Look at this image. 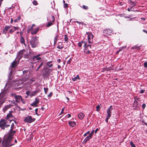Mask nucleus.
<instances>
[{"label": "nucleus", "mask_w": 147, "mask_h": 147, "mask_svg": "<svg viewBox=\"0 0 147 147\" xmlns=\"http://www.w3.org/2000/svg\"><path fill=\"white\" fill-rule=\"evenodd\" d=\"M9 29L8 28V27H7V26H5V28L4 29L7 32V31H8V30Z\"/></svg>", "instance_id": "nucleus-49"}, {"label": "nucleus", "mask_w": 147, "mask_h": 147, "mask_svg": "<svg viewBox=\"0 0 147 147\" xmlns=\"http://www.w3.org/2000/svg\"><path fill=\"white\" fill-rule=\"evenodd\" d=\"M58 37V35L56 36L54 38V44H56L57 42V39Z\"/></svg>", "instance_id": "nucleus-29"}, {"label": "nucleus", "mask_w": 147, "mask_h": 147, "mask_svg": "<svg viewBox=\"0 0 147 147\" xmlns=\"http://www.w3.org/2000/svg\"><path fill=\"white\" fill-rule=\"evenodd\" d=\"M39 102V99L38 98H36L35 99V101L33 103L30 104L32 106L37 107L38 106V104Z\"/></svg>", "instance_id": "nucleus-11"}, {"label": "nucleus", "mask_w": 147, "mask_h": 147, "mask_svg": "<svg viewBox=\"0 0 147 147\" xmlns=\"http://www.w3.org/2000/svg\"><path fill=\"white\" fill-rule=\"evenodd\" d=\"M84 52L86 54L91 53L90 51V49H88L86 47L85 48Z\"/></svg>", "instance_id": "nucleus-21"}, {"label": "nucleus", "mask_w": 147, "mask_h": 147, "mask_svg": "<svg viewBox=\"0 0 147 147\" xmlns=\"http://www.w3.org/2000/svg\"><path fill=\"white\" fill-rule=\"evenodd\" d=\"M44 91H45V93L46 94H47V93L48 92V88H44Z\"/></svg>", "instance_id": "nucleus-39"}, {"label": "nucleus", "mask_w": 147, "mask_h": 147, "mask_svg": "<svg viewBox=\"0 0 147 147\" xmlns=\"http://www.w3.org/2000/svg\"><path fill=\"white\" fill-rule=\"evenodd\" d=\"M35 26V25L34 24H33L31 26V27L28 29V31L29 32L30 31H31L33 30V27Z\"/></svg>", "instance_id": "nucleus-33"}, {"label": "nucleus", "mask_w": 147, "mask_h": 147, "mask_svg": "<svg viewBox=\"0 0 147 147\" xmlns=\"http://www.w3.org/2000/svg\"><path fill=\"white\" fill-rule=\"evenodd\" d=\"M49 19H51V21L52 22H55V18L54 16H50Z\"/></svg>", "instance_id": "nucleus-30"}, {"label": "nucleus", "mask_w": 147, "mask_h": 147, "mask_svg": "<svg viewBox=\"0 0 147 147\" xmlns=\"http://www.w3.org/2000/svg\"><path fill=\"white\" fill-rule=\"evenodd\" d=\"M64 109H65V107H64L62 109H61V113L59 114V115H61V114H62L63 113V112H64Z\"/></svg>", "instance_id": "nucleus-45"}, {"label": "nucleus", "mask_w": 147, "mask_h": 147, "mask_svg": "<svg viewBox=\"0 0 147 147\" xmlns=\"http://www.w3.org/2000/svg\"><path fill=\"white\" fill-rule=\"evenodd\" d=\"M83 41L79 42L78 43V45L79 47H81L82 45Z\"/></svg>", "instance_id": "nucleus-41"}, {"label": "nucleus", "mask_w": 147, "mask_h": 147, "mask_svg": "<svg viewBox=\"0 0 147 147\" xmlns=\"http://www.w3.org/2000/svg\"><path fill=\"white\" fill-rule=\"evenodd\" d=\"M11 107L10 105H8L5 107L3 109L4 112H5L8 109Z\"/></svg>", "instance_id": "nucleus-24"}, {"label": "nucleus", "mask_w": 147, "mask_h": 147, "mask_svg": "<svg viewBox=\"0 0 147 147\" xmlns=\"http://www.w3.org/2000/svg\"><path fill=\"white\" fill-rule=\"evenodd\" d=\"M30 81L31 82H33L35 81V80H34V78H32L30 80Z\"/></svg>", "instance_id": "nucleus-64"}, {"label": "nucleus", "mask_w": 147, "mask_h": 147, "mask_svg": "<svg viewBox=\"0 0 147 147\" xmlns=\"http://www.w3.org/2000/svg\"><path fill=\"white\" fill-rule=\"evenodd\" d=\"M68 123L69 125L72 127H74L76 125V123L74 121H70Z\"/></svg>", "instance_id": "nucleus-22"}, {"label": "nucleus", "mask_w": 147, "mask_h": 147, "mask_svg": "<svg viewBox=\"0 0 147 147\" xmlns=\"http://www.w3.org/2000/svg\"><path fill=\"white\" fill-rule=\"evenodd\" d=\"M63 46H60L59 45H58V46L57 47V48L60 49L63 48Z\"/></svg>", "instance_id": "nucleus-51"}, {"label": "nucleus", "mask_w": 147, "mask_h": 147, "mask_svg": "<svg viewBox=\"0 0 147 147\" xmlns=\"http://www.w3.org/2000/svg\"><path fill=\"white\" fill-rule=\"evenodd\" d=\"M28 72V71L25 70L23 71V74L24 75H25V76H26L25 77H24L22 78V80L24 81H26L28 79V76L27 75Z\"/></svg>", "instance_id": "nucleus-13"}, {"label": "nucleus", "mask_w": 147, "mask_h": 147, "mask_svg": "<svg viewBox=\"0 0 147 147\" xmlns=\"http://www.w3.org/2000/svg\"><path fill=\"white\" fill-rule=\"evenodd\" d=\"M39 30V28H37L35 29L34 30H32L31 31V33L32 35L36 34Z\"/></svg>", "instance_id": "nucleus-20"}, {"label": "nucleus", "mask_w": 147, "mask_h": 147, "mask_svg": "<svg viewBox=\"0 0 147 147\" xmlns=\"http://www.w3.org/2000/svg\"><path fill=\"white\" fill-rule=\"evenodd\" d=\"M82 45H83V47H84V48H85L87 46V45L86 42L85 41H83Z\"/></svg>", "instance_id": "nucleus-38"}, {"label": "nucleus", "mask_w": 147, "mask_h": 147, "mask_svg": "<svg viewBox=\"0 0 147 147\" xmlns=\"http://www.w3.org/2000/svg\"><path fill=\"white\" fill-rule=\"evenodd\" d=\"M68 4L67 3L64 4V7L67 8L68 7Z\"/></svg>", "instance_id": "nucleus-54"}, {"label": "nucleus", "mask_w": 147, "mask_h": 147, "mask_svg": "<svg viewBox=\"0 0 147 147\" xmlns=\"http://www.w3.org/2000/svg\"><path fill=\"white\" fill-rule=\"evenodd\" d=\"M113 31L109 29L105 30L103 31V33L105 35H107V36H109L111 35Z\"/></svg>", "instance_id": "nucleus-12"}, {"label": "nucleus", "mask_w": 147, "mask_h": 147, "mask_svg": "<svg viewBox=\"0 0 147 147\" xmlns=\"http://www.w3.org/2000/svg\"><path fill=\"white\" fill-rule=\"evenodd\" d=\"M144 67L147 68V62H145L144 63Z\"/></svg>", "instance_id": "nucleus-56"}, {"label": "nucleus", "mask_w": 147, "mask_h": 147, "mask_svg": "<svg viewBox=\"0 0 147 147\" xmlns=\"http://www.w3.org/2000/svg\"><path fill=\"white\" fill-rule=\"evenodd\" d=\"M113 110V107L112 105H111L107 109L106 115V118L105 119V122L108 123V119L111 115L112 111Z\"/></svg>", "instance_id": "nucleus-4"}, {"label": "nucleus", "mask_w": 147, "mask_h": 147, "mask_svg": "<svg viewBox=\"0 0 147 147\" xmlns=\"http://www.w3.org/2000/svg\"><path fill=\"white\" fill-rule=\"evenodd\" d=\"M17 66V62L16 61L14 60L11 63V67L12 68L16 67Z\"/></svg>", "instance_id": "nucleus-17"}, {"label": "nucleus", "mask_w": 147, "mask_h": 147, "mask_svg": "<svg viewBox=\"0 0 147 147\" xmlns=\"http://www.w3.org/2000/svg\"><path fill=\"white\" fill-rule=\"evenodd\" d=\"M30 92L29 91H28L26 92V94L27 96H30Z\"/></svg>", "instance_id": "nucleus-50"}, {"label": "nucleus", "mask_w": 147, "mask_h": 147, "mask_svg": "<svg viewBox=\"0 0 147 147\" xmlns=\"http://www.w3.org/2000/svg\"><path fill=\"white\" fill-rule=\"evenodd\" d=\"M7 121L4 119H1L0 121V127L2 129H5V128H7L10 126V125L7 124Z\"/></svg>", "instance_id": "nucleus-3"}, {"label": "nucleus", "mask_w": 147, "mask_h": 147, "mask_svg": "<svg viewBox=\"0 0 147 147\" xmlns=\"http://www.w3.org/2000/svg\"><path fill=\"white\" fill-rule=\"evenodd\" d=\"M83 9L87 10L88 9L89 7L88 6H86L84 5H83L82 7Z\"/></svg>", "instance_id": "nucleus-35"}, {"label": "nucleus", "mask_w": 147, "mask_h": 147, "mask_svg": "<svg viewBox=\"0 0 147 147\" xmlns=\"http://www.w3.org/2000/svg\"><path fill=\"white\" fill-rule=\"evenodd\" d=\"M16 133V131H13V130L11 131L9 130L8 135L6 138L12 141L13 139V137Z\"/></svg>", "instance_id": "nucleus-6"}, {"label": "nucleus", "mask_w": 147, "mask_h": 147, "mask_svg": "<svg viewBox=\"0 0 147 147\" xmlns=\"http://www.w3.org/2000/svg\"><path fill=\"white\" fill-rule=\"evenodd\" d=\"M12 111H10L8 114L6 116V118L7 119H8L9 118H12L14 117V116L12 115Z\"/></svg>", "instance_id": "nucleus-15"}, {"label": "nucleus", "mask_w": 147, "mask_h": 147, "mask_svg": "<svg viewBox=\"0 0 147 147\" xmlns=\"http://www.w3.org/2000/svg\"><path fill=\"white\" fill-rule=\"evenodd\" d=\"M79 118L80 119H82L85 116L84 114L82 113H80L78 115Z\"/></svg>", "instance_id": "nucleus-19"}, {"label": "nucleus", "mask_w": 147, "mask_h": 147, "mask_svg": "<svg viewBox=\"0 0 147 147\" xmlns=\"http://www.w3.org/2000/svg\"><path fill=\"white\" fill-rule=\"evenodd\" d=\"M71 59H70L67 62V64H70L71 62Z\"/></svg>", "instance_id": "nucleus-57"}, {"label": "nucleus", "mask_w": 147, "mask_h": 147, "mask_svg": "<svg viewBox=\"0 0 147 147\" xmlns=\"http://www.w3.org/2000/svg\"><path fill=\"white\" fill-rule=\"evenodd\" d=\"M130 3L131 4V5H133L132 6H133V7L135 6L136 5V3L135 2L132 1H131Z\"/></svg>", "instance_id": "nucleus-37"}, {"label": "nucleus", "mask_w": 147, "mask_h": 147, "mask_svg": "<svg viewBox=\"0 0 147 147\" xmlns=\"http://www.w3.org/2000/svg\"><path fill=\"white\" fill-rule=\"evenodd\" d=\"M13 29H14V31H15V30H18L19 29V27H16L15 26H13Z\"/></svg>", "instance_id": "nucleus-47"}, {"label": "nucleus", "mask_w": 147, "mask_h": 147, "mask_svg": "<svg viewBox=\"0 0 147 147\" xmlns=\"http://www.w3.org/2000/svg\"><path fill=\"white\" fill-rule=\"evenodd\" d=\"M11 95L14 96L16 102L20 103L21 99H22V97L20 95H18L15 94H11Z\"/></svg>", "instance_id": "nucleus-9"}, {"label": "nucleus", "mask_w": 147, "mask_h": 147, "mask_svg": "<svg viewBox=\"0 0 147 147\" xmlns=\"http://www.w3.org/2000/svg\"><path fill=\"white\" fill-rule=\"evenodd\" d=\"M90 131H88V132H87L86 133H85V134H84V137H85V136H86L87 135V134H90Z\"/></svg>", "instance_id": "nucleus-52"}, {"label": "nucleus", "mask_w": 147, "mask_h": 147, "mask_svg": "<svg viewBox=\"0 0 147 147\" xmlns=\"http://www.w3.org/2000/svg\"><path fill=\"white\" fill-rule=\"evenodd\" d=\"M7 32L4 29L3 30V31H2V33L3 34H6V33H7Z\"/></svg>", "instance_id": "nucleus-58"}, {"label": "nucleus", "mask_w": 147, "mask_h": 147, "mask_svg": "<svg viewBox=\"0 0 147 147\" xmlns=\"http://www.w3.org/2000/svg\"><path fill=\"white\" fill-rule=\"evenodd\" d=\"M35 120V118H32L30 116L26 117L24 119V121L26 122L30 123L33 122Z\"/></svg>", "instance_id": "nucleus-5"}, {"label": "nucleus", "mask_w": 147, "mask_h": 147, "mask_svg": "<svg viewBox=\"0 0 147 147\" xmlns=\"http://www.w3.org/2000/svg\"><path fill=\"white\" fill-rule=\"evenodd\" d=\"M130 144L131 147H136L135 145L134 144L132 141H131L130 142Z\"/></svg>", "instance_id": "nucleus-36"}, {"label": "nucleus", "mask_w": 147, "mask_h": 147, "mask_svg": "<svg viewBox=\"0 0 147 147\" xmlns=\"http://www.w3.org/2000/svg\"><path fill=\"white\" fill-rule=\"evenodd\" d=\"M38 92V91L37 90L31 92L30 94V97L34 96Z\"/></svg>", "instance_id": "nucleus-18"}, {"label": "nucleus", "mask_w": 147, "mask_h": 147, "mask_svg": "<svg viewBox=\"0 0 147 147\" xmlns=\"http://www.w3.org/2000/svg\"><path fill=\"white\" fill-rule=\"evenodd\" d=\"M86 47L88 49H89L90 50L91 48V45H88Z\"/></svg>", "instance_id": "nucleus-55"}, {"label": "nucleus", "mask_w": 147, "mask_h": 147, "mask_svg": "<svg viewBox=\"0 0 147 147\" xmlns=\"http://www.w3.org/2000/svg\"><path fill=\"white\" fill-rule=\"evenodd\" d=\"M43 65V63H41V64H40V65L38 67V68H40Z\"/></svg>", "instance_id": "nucleus-61"}, {"label": "nucleus", "mask_w": 147, "mask_h": 147, "mask_svg": "<svg viewBox=\"0 0 147 147\" xmlns=\"http://www.w3.org/2000/svg\"><path fill=\"white\" fill-rule=\"evenodd\" d=\"M49 22L48 23V24L46 26L47 27H49L51 26V25H52L53 24V22L51 21V19H49Z\"/></svg>", "instance_id": "nucleus-26"}, {"label": "nucleus", "mask_w": 147, "mask_h": 147, "mask_svg": "<svg viewBox=\"0 0 147 147\" xmlns=\"http://www.w3.org/2000/svg\"><path fill=\"white\" fill-rule=\"evenodd\" d=\"M133 7V6H132L130 8H128L127 9V11H133V10H132V9Z\"/></svg>", "instance_id": "nucleus-48"}, {"label": "nucleus", "mask_w": 147, "mask_h": 147, "mask_svg": "<svg viewBox=\"0 0 147 147\" xmlns=\"http://www.w3.org/2000/svg\"><path fill=\"white\" fill-rule=\"evenodd\" d=\"M134 98L135 99V101L134 102V106H135L136 108H139L141 106V105L140 103H139L137 101H136V99L139 100V98H137V97H136Z\"/></svg>", "instance_id": "nucleus-10"}, {"label": "nucleus", "mask_w": 147, "mask_h": 147, "mask_svg": "<svg viewBox=\"0 0 147 147\" xmlns=\"http://www.w3.org/2000/svg\"><path fill=\"white\" fill-rule=\"evenodd\" d=\"M77 79H80V77L78 75H77L74 78H72V80L74 81H76Z\"/></svg>", "instance_id": "nucleus-28"}, {"label": "nucleus", "mask_w": 147, "mask_h": 147, "mask_svg": "<svg viewBox=\"0 0 147 147\" xmlns=\"http://www.w3.org/2000/svg\"><path fill=\"white\" fill-rule=\"evenodd\" d=\"M142 108L144 109L146 107V105L145 103H143L142 105Z\"/></svg>", "instance_id": "nucleus-53"}, {"label": "nucleus", "mask_w": 147, "mask_h": 147, "mask_svg": "<svg viewBox=\"0 0 147 147\" xmlns=\"http://www.w3.org/2000/svg\"><path fill=\"white\" fill-rule=\"evenodd\" d=\"M39 55H38L37 56H34L33 57V59L34 60H39L40 59V58L39 57Z\"/></svg>", "instance_id": "nucleus-25"}, {"label": "nucleus", "mask_w": 147, "mask_h": 147, "mask_svg": "<svg viewBox=\"0 0 147 147\" xmlns=\"http://www.w3.org/2000/svg\"><path fill=\"white\" fill-rule=\"evenodd\" d=\"M50 69H46L43 72L42 75L45 78H49L51 72L49 71Z\"/></svg>", "instance_id": "nucleus-8"}, {"label": "nucleus", "mask_w": 147, "mask_h": 147, "mask_svg": "<svg viewBox=\"0 0 147 147\" xmlns=\"http://www.w3.org/2000/svg\"><path fill=\"white\" fill-rule=\"evenodd\" d=\"M31 40L29 41V43L32 48H36L38 44V37L36 36L31 37Z\"/></svg>", "instance_id": "nucleus-1"}, {"label": "nucleus", "mask_w": 147, "mask_h": 147, "mask_svg": "<svg viewBox=\"0 0 147 147\" xmlns=\"http://www.w3.org/2000/svg\"><path fill=\"white\" fill-rule=\"evenodd\" d=\"M14 32V30L13 29V28L9 30V32L10 34H12Z\"/></svg>", "instance_id": "nucleus-31"}, {"label": "nucleus", "mask_w": 147, "mask_h": 147, "mask_svg": "<svg viewBox=\"0 0 147 147\" xmlns=\"http://www.w3.org/2000/svg\"><path fill=\"white\" fill-rule=\"evenodd\" d=\"M20 42L22 44H23L24 45H26L25 39L22 36H21V38L20 39Z\"/></svg>", "instance_id": "nucleus-23"}, {"label": "nucleus", "mask_w": 147, "mask_h": 147, "mask_svg": "<svg viewBox=\"0 0 147 147\" xmlns=\"http://www.w3.org/2000/svg\"><path fill=\"white\" fill-rule=\"evenodd\" d=\"M94 130H93L91 133L89 134V135L92 138V136L94 134Z\"/></svg>", "instance_id": "nucleus-42"}, {"label": "nucleus", "mask_w": 147, "mask_h": 147, "mask_svg": "<svg viewBox=\"0 0 147 147\" xmlns=\"http://www.w3.org/2000/svg\"><path fill=\"white\" fill-rule=\"evenodd\" d=\"M145 90H140V93L142 94V93H144V92H145Z\"/></svg>", "instance_id": "nucleus-60"}, {"label": "nucleus", "mask_w": 147, "mask_h": 147, "mask_svg": "<svg viewBox=\"0 0 147 147\" xmlns=\"http://www.w3.org/2000/svg\"><path fill=\"white\" fill-rule=\"evenodd\" d=\"M52 94H53V93L51 92L49 93V94L48 95V97H50L52 96Z\"/></svg>", "instance_id": "nucleus-59"}, {"label": "nucleus", "mask_w": 147, "mask_h": 147, "mask_svg": "<svg viewBox=\"0 0 147 147\" xmlns=\"http://www.w3.org/2000/svg\"><path fill=\"white\" fill-rule=\"evenodd\" d=\"M32 3L33 4L35 5H36L38 4V3L37 1L35 0L33 1L32 2Z\"/></svg>", "instance_id": "nucleus-34"}, {"label": "nucleus", "mask_w": 147, "mask_h": 147, "mask_svg": "<svg viewBox=\"0 0 147 147\" xmlns=\"http://www.w3.org/2000/svg\"><path fill=\"white\" fill-rule=\"evenodd\" d=\"M46 65L48 66L50 68L51 67L53 66V64H48L47 63H46Z\"/></svg>", "instance_id": "nucleus-43"}, {"label": "nucleus", "mask_w": 147, "mask_h": 147, "mask_svg": "<svg viewBox=\"0 0 147 147\" xmlns=\"http://www.w3.org/2000/svg\"><path fill=\"white\" fill-rule=\"evenodd\" d=\"M14 127V124L13 123L11 125V129H10V130L11 131L12 130H13V128Z\"/></svg>", "instance_id": "nucleus-44"}, {"label": "nucleus", "mask_w": 147, "mask_h": 147, "mask_svg": "<svg viewBox=\"0 0 147 147\" xmlns=\"http://www.w3.org/2000/svg\"><path fill=\"white\" fill-rule=\"evenodd\" d=\"M38 111V108L36 109L35 110V113H36V114L37 115H38V113H37Z\"/></svg>", "instance_id": "nucleus-63"}, {"label": "nucleus", "mask_w": 147, "mask_h": 147, "mask_svg": "<svg viewBox=\"0 0 147 147\" xmlns=\"http://www.w3.org/2000/svg\"><path fill=\"white\" fill-rule=\"evenodd\" d=\"M86 34H88V43L89 44L93 42V38L94 37V36L92 34L91 32H87Z\"/></svg>", "instance_id": "nucleus-7"}, {"label": "nucleus", "mask_w": 147, "mask_h": 147, "mask_svg": "<svg viewBox=\"0 0 147 147\" xmlns=\"http://www.w3.org/2000/svg\"><path fill=\"white\" fill-rule=\"evenodd\" d=\"M92 137L89 135L87 136L83 141V143L84 144L86 143L89 140H90Z\"/></svg>", "instance_id": "nucleus-16"}, {"label": "nucleus", "mask_w": 147, "mask_h": 147, "mask_svg": "<svg viewBox=\"0 0 147 147\" xmlns=\"http://www.w3.org/2000/svg\"><path fill=\"white\" fill-rule=\"evenodd\" d=\"M21 100L22 102L24 104L26 103L25 101V100L24 99H23L22 98V99H21Z\"/></svg>", "instance_id": "nucleus-46"}, {"label": "nucleus", "mask_w": 147, "mask_h": 147, "mask_svg": "<svg viewBox=\"0 0 147 147\" xmlns=\"http://www.w3.org/2000/svg\"><path fill=\"white\" fill-rule=\"evenodd\" d=\"M25 51L24 49L20 51L18 53V57L20 59H21L23 57V55L24 54V52H25Z\"/></svg>", "instance_id": "nucleus-14"}, {"label": "nucleus", "mask_w": 147, "mask_h": 147, "mask_svg": "<svg viewBox=\"0 0 147 147\" xmlns=\"http://www.w3.org/2000/svg\"><path fill=\"white\" fill-rule=\"evenodd\" d=\"M11 141L6 138L3 139L2 142V147H9L12 146L13 144H11Z\"/></svg>", "instance_id": "nucleus-2"}, {"label": "nucleus", "mask_w": 147, "mask_h": 147, "mask_svg": "<svg viewBox=\"0 0 147 147\" xmlns=\"http://www.w3.org/2000/svg\"><path fill=\"white\" fill-rule=\"evenodd\" d=\"M100 110V106L99 105H98L96 107V111H98Z\"/></svg>", "instance_id": "nucleus-40"}, {"label": "nucleus", "mask_w": 147, "mask_h": 147, "mask_svg": "<svg viewBox=\"0 0 147 147\" xmlns=\"http://www.w3.org/2000/svg\"><path fill=\"white\" fill-rule=\"evenodd\" d=\"M21 19V16H19L17 18H16L15 19H14V20L13 21L14 22H17L20 21V20Z\"/></svg>", "instance_id": "nucleus-27"}, {"label": "nucleus", "mask_w": 147, "mask_h": 147, "mask_svg": "<svg viewBox=\"0 0 147 147\" xmlns=\"http://www.w3.org/2000/svg\"><path fill=\"white\" fill-rule=\"evenodd\" d=\"M64 40L65 41L67 42V41L68 40V38L67 37V35H65V36H64Z\"/></svg>", "instance_id": "nucleus-32"}, {"label": "nucleus", "mask_w": 147, "mask_h": 147, "mask_svg": "<svg viewBox=\"0 0 147 147\" xmlns=\"http://www.w3.org/2000/svg\"><path fill=\"white\" fill-rule=\"evenodd\" d=\"M140 49V48L139 46L136 47V50H139Z\"/></svg>", "instance_id": "nucleus-62"}]
</instances>
